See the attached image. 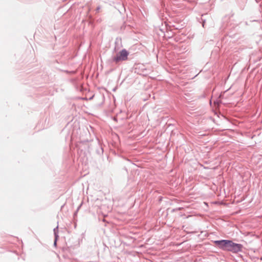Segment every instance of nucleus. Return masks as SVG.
<instances>
[{"instance_id":"nucleus-1","label":"nucleus","mask_w":262,"mask_h":262,"mask_svg":"<svg viewBox=\"0 0 262 262\" xmlns=\"http://www.w3.org/2000/svg\"><path fill=\"white\" fill-rule=\"evenodd\" d=\"M242 248V245L233 243L232 241L229 240L226 251L236 253L241 251Z\"/></svg>"},{"instance_id":"nucleus-2","label":"nucleus","mask_w":262,"mask_h":262,"mask_svg":"<svg viewBox=\"0 0 262 262\" xmlns=\"http://www.w3.org/2000/svg\"><path fill=\"white\" fill-rule=\"evenodd\" d=\"M128 55V52L125 49H123L116 56L113 57V61L116 63L120 61H125L127 59Z\"/></svg>"},{"instance_id":"nucleus-3","label":"nucleus","mask_w":262,"mask_h":262,"mask_svg":"<svg viewBox=\"0 0 262 262\" xmlns=\"http://www.w3.org/2000/svg\"><path fill=\"white\" fill-rule=\"evenodd\" d=\"M229 241V240L226 239L215 241H214V243L215 244V246L223 250L226 251Z\"/></svg>"},{"instance_id":"nucleus-4","label":"nucleus","mask_w":262,"mask_h":262,"mask_svg":"<svg viewBox=\"0 0 262 262\" xmlns=\"http://www.w3.org/2000/svg\"><path fill=\"white\" fill-rule=\"evenodd\" d=\"M57 228L58 227H56V228H55L54 229V235H55V241H54V245H56V241H57V237H58V235H57V233L56 232V229H57Z\"/></svg>"},{"instance_id":"nucleus-5","label":"nucleus","mask_w":262,"mask_h":262,"mask_svg":"<svg viewBox=\"0 0 262 262\" xmlns=\"http://www.w3.org/2000/svg\"><path fill=\"white\" fill-rule=\"evenodd\" d=\"M214 103L219 105L220 103H221V101L220 100H217L216 101L214 102Z\"/></svg>"},{"instance_id":"nucleus-6","label":"nucleus","mask_w":262,"mask_h":262,"mask_svg":"<svg viewBox=\"0 0 262 262\" xmlns=\"http://www.w3.org/2000/svg\"><path fill=\"white\" fill-rule=\"evenodd\" d=\"M100 9V7H98L96 9V11L97 12H98L99 11V10Z\"/></svg>"}]
</instances>
